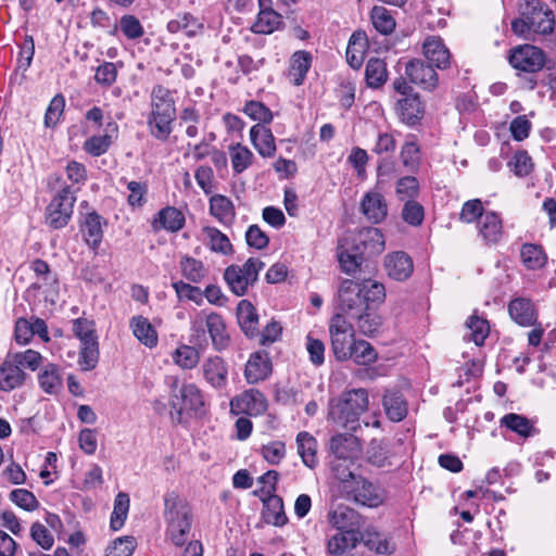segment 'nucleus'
<instances>
[{
    "label": "nucleus",
    "mask_w": 556,
    "mask_h": 556,
    "mask_svg": "<svg viewBox=\"0 0 556 556\" xmlns=\"http://www.w3.org/2000/svg\"><path fill=\"white\" fill-rule=\"evenodd\" d=\"M384 298V286L376 280L367 279L359 282L345 279L338 291L341 311L339 314L351 318L353 315H359V312H364L370 305L382 303Z\"/></svg>",
    "instance_id": "nucleus-1"
},
{
    "label": "nucleus",
    "mask_w": 556,
    "mask_h": 556,
    "mask_svg": "<svg viewBox=\"0 0 556 556\" xmlns=\"http://www.w3.org/2000/svg\"><path fill=\"white\" fill-rule=\"evenodd\" d=\"M554 29V12L541 0H526L520 17L511 22L513 33L525 40H534V35H549Z\"/></svg>",
    "instance_id": "nucleus-2"
},
{
    "label": "nucleus",
    "mask_w": 556,
    "mask_h": 556,
    "mask_svg": "<svg viewBox=\"0 0 556 556\" xmlns=\"http://www.w3.org/2000/svg\"><path fill=\"white\" fill-rule=\"evenodd\" d=\"M368 392L366 389H353L343 392L339 397L329 401V418L339 426L355 431L359 416L368 408Z\"/></svg>",
    "instance_id": "nucleus-3"
},
{
    "label": "nucleus",
    "mask_w": 556,
    "mask_h": 556,
    "mask_svg": "<svg viewBox=\"0 0 556 556\" xmlns=\"http://www.w3.org/2000/svg\"><path fill=\"white\" fill-rule=\"evenodd\" d=\"M164 504L166 535L175 546H182L187 542L192 527L191 508L174 492L165 495Z\"/></svg>",
    "instance_id": "nucleus-4"
},
{
    "label": "nucleus",
    "mask_w": 556,
    "mask_h": 556,
    "mask_svg": "<svg viewBox=\"0 0 556 556\" xmlns=\"http://www.w3.org/2000/svg\"><path fill=\"white\" fill-rule=\"evenodd\" d=\"M151 117L149 119L150 127L156 136L169 135L170 124L175 119L176 110L174 99L170 91L157 85L153 87L151 92Z\"/></svg>",
    "instance_id": "nucleus-5"
},
{
    "label": "nucleus",
    "mask_w": 556,
    "mask_h": 556,
    "mask_svg": "<svg viewBox=\"0 0 556 556\" xmlns=\"http://www.w3.org/2000/svg\"><path fill=\"white\" fill-rule=\"evenodd\" d=\"M265 264L260 258L250 257L243 265H230L225 269L224 279L232 293L244 295L249 288L258 279L260 271Z\"/></svg>",
    "instance_id": "nucleus-6"
},
{
    "label": "nucleus",
    "mask_w": 556,
    "mask_h": 556,
    "mask_svg": "<svg viewBox=\"0 0 556 556\" xmlns=\"http://www.w3.org/2000/svg\"><path fill=\"white\" fill-rule=\"evenodd\" d=\"M329 334L332 353L337 361L350 359L351 346L354 343L355 331L353 325L343 314H336L329 321Z\"/></svg>",
    "instance_id": "nucleus-7"
},
{
    "label": "nucleus",
    "mask_w": 556,
    "mask_h": 556,
    "mask_svg": "<svg viewBox=\"0 0 556 556\" xmlns=\"http://www.w3.org/2000/svg\"><path fill=\"white\" fill-rule=\"evenodd\" d=\"M75 190L66 186L55 194L46 208V223L52 229L64 228L72 218L76 202Z\"/></svg>",
    "instance_id": "nucleus-8"
},
{
    "label": "nucleus",
    "mask_w": 556,
    "mask_h": 556,
    "mask_svg": "<svg viewBox=\"0 0 556 556\" xmlns=\"http://www.w3.org/2000/svg\"><path fill=\"white\" fill-rule=\"evenodd\" d=\"M340 492L346 500L367 507H378L383 502L379 489L358 475L352 480L345 481L343 490Z\"/></svg>",
    "instance_id": "nucleus-9"
},
{
    "label": "nucleus",
    "mask_w": 556,
    "mask_h": 556,
    "mask_svg": "<svg viewBox=\"0 0 556 556\" xmlns=\"http://www.w3.org/2000/svg\"><path fill=\"white\" fill-rule=\"evenodd\" d=\"M355 440L354 437L338 434L330 441V448L336 456L331 463V471L333 477L339 481L340 491L343 490L345 481H350L357 476L352 471L351 466L353 463L345 453V445L355 443Z\"/></svg>",
    "instance_id": "nucleus-10"
},
{
    "label": "nucleus",
    "mask_w": 556,
    "mask_h": 556,
    "mask_svg": "<svg viewBox=\"0 0 556 556\" xmlns=\"http://www.w3.org/2000/svg\"><path fill=\"white\" fill-rule=\"evenodd\" d=\"M170 379V406L179 416L184 412H198L203 407V395L195 384L189 383L178 388L177 377Z\"/></svg>",
    "instance_id": "nucleus-11"
},
{
    "label": "nucleus",
    "mask_w": 556,
    "mask_h": 556,
    "mask_svg": "<svg viewBox=\"0 0 556 556\" xmlns=\"http://www.w3.org/2000/svg\"><path fill=\"white\" fill-rule=\"evenodd\" d=\"M509 64L517 71L536 73L546 64L545 52L533 45H521L510 49Z\"/></svg>",
    "instance_id": "nucleus-12"
},
{
    "label": "nucleus",
    "mask_w": 556,
    "mask_h": 556,
    "mask_svg": "<svg viewBox=\"0 0 556 556\" xmlns=\"http://www.w3.org/2000/svg\"><path fill=\"white\" fill-rule=\"evenodd\" d=\"M267 409V400L256 389H249L230 401V412L235 415L260 416Z\"/></svg>",
    "instance_id": "nucleus-13"
},
{
    "label": "nucleus",
    "mask_w": 556,
    "mask_h": 556,
    "mask_svg": "<svg viewBox=\"0 0 556 556\" xmlns=\"http://www.w3.org/2000/svg\"><path fill=\"white\" fill-rule=\"evenodd\" d=\"M405 75L409 78L410 83L428 91L435 89L439 83L433 65L426 64L421 60L409 61L405 66Z\"/></svg>",
    "instance_id": "nucleus-14"
},
{
    "label": "nucleus",
    "mask_w": 556,
    "mask_h": 556,
    "mask_svg": "<svg viewBox=\"0 0 556 556\" xmlns=\"http://www.w3.org/2000/svg\"><path fill=\"white\" fill-rule=\"evenodd\" d=\"M354 249L361 250L366 257L380 254L384 250L382 232L375 227L361 229L354 238Z\"/></svg>",
    "instance_id": "nucleus-15"
},
{
    "label": "nucleus",
    "mask_w": 556,
    "mask_h": 556,
    "mask_svg": "<svg viewBox=\"0 0 556 556\" xmlns=\"http://www.w3.org/2000/svg\"><path fill=\"white\" fill-rule=\"evenodd\" d=\"M361 212L368 222L380 224L387 218L388 203L379 191L370 190L361 201Z\"/></svg>",
    "instance_id": "nucleus-16"
},
{
    "label": "nucleus",
    "mask_w": 556,
    "mask_h": 556,
    "mask_svg": "<svg viewBox=\"0 0 556 556\" xmlns=\"http://www.w3.org/2000/svg\"><path fill=\"white\" fill-rule=\"evenodd\" d=\"M509 317L521 327L535 326L538 311L531 299L518 296L508 303Z\"/></svg>",
    "instance_id": "nucleus-17"
},
{
    "label": "nucleus",
    "mask_w": 556,
    "mask_h": 556,
    "mask_svg": "<svg viewBox=\"0 0 556 556\" xmlns=\"http://www.w3.org/2000/svg\"><path fill=\"white\" fill-rule=\"evenodd\" d=\"M478 233L485 244H496L501 241L504 229L500 215L495 212L488 211L478 219Z\"/></svg>",
    "instance_id": "nucleus-18"
},
{
    "label": "nucleus",
    "mask_w": 556,
    "mask_h": 556,
    "mask_svg": "<svg viewBox=\"0 0 556 556\" xmlns=\"http://www.w3.org/2000/svg\"><path fill=\"white\" fill-rule=\"evenodd\" d=\"M26 378V372L13 362L12 356L8 353L0 365V390L10 392L21 388L25 383Z\"/></svg>",
    "instance_id": "nucleus-19"
},
{
    "label": "nucleus",
    "mask_w": 556,
    "mask_h": 556,
    "mask_svg": "<svg viewBox=\"0 0 556 556\" xmlns=\"http://www.w3.org/2000/svg\"><path fill=\"white\" fill-rule=\"evenodd\" d=\"M384 267L388 276L397 281L408 279L414 270L413 260L403 251L388 254L384 260Z\"/></svg>",
    "instance_id": "nucleus-20"
},
{
    "label": "nucleus",
    "mask_w": 556,
    "mask_h": 556,
    "mask_svg": "<svg viewBox=\"0 0 556 556\" xmlns=\"http://www.w3.org/2000/svg\"><path fill=\"white\" fill-rule=\"evenodd\" d=\"M271 374V362L265 352H254L250 355L245 369L244 377L250 384L257 383L269 377Z\"/></svg>",
    "instance_id": "nucleus-21"
},
{
    "label": "nucleus",
    "mask_w": 556,
    "mask_h": 556,
    "mask_svg": "<svg viewBox=\"0 0 556 556\" xmlns=\"http://www.w3.org/2000/svg\"><path fill=\"white\" fill-rule=\"evenodd\" d=\"M328 522L338 531L358 530L361 516L353 508L340 504L329 510Z\"/></svg>",
    "instance_id": "nucleus-22"
},
{
    "label": "nucleus",
    "mask_w": 556,
    "mask_h": 556,
    "mask_svg": "<svg viewBox=\"0 0 556 556\" xmlns=\"http://www.w3.org/2000/svg\"><path fill=\"white\" fill-rule=\"evenodd\" d=\"M364 539L359 530L338 531L329 536L326 547L327 553L332 556H342L345 552L353 549Z\"/></svg>",
    "instance_id": "nucleus-23"
},
{
    "label": "nucleus",
    "mask_w": 556,
    "mask_h": 556,
    "mask_svg": "<svg viewBox=\"0 0 556 556\" xmlns=\"http://www.w3.org/2000/svg\"><path fill=\"white\" fill-rule=\"evenodd\" d=\"M202 372L205 381L215 389H222L228 382V368L219 356H211L202 364Z\"/></svg>",
    "instance_id": "nucleus-24"
},
{
    "label": "nucleus",
    "mask_w": 556,
    "mask_h": 556,
    "mask_svg": "<svg viewBox=\"0 0 556 556\" xmlns=\"http://www.w3.org/2000/svg\"><path fill=\"white\" fill-rule=\"evenodd\" d=\"M37 379L39 388L46 394L56 395L63 389V376L58 364L47 363L42 365Z\"/></svg>",
    "instance_id": "nucleus-25"
},
{
    "label": "nucleus",
    "mask_w": 556,
    "mask_h": 556,
    "mask_svg": "<svg viewBox=\"0 0 556 556\" xmlns=\"http://www.w3.org/2000/svg\"><path fill=\"white\" fill-rule=\"evenodd\" d=\"M424 55L439 70H445L451 64V54L439 37H428L424 42Z\"/></svg>",
    "instance_id": "nucleus-26"
},
{
    "label": "nucleus",
    "mask_w": 556,
    "mask_h": 556,
    "mask_svg": "<svg viewBox=\"0 0 556 556\" xmlns=\"http://www.w3.org/2000/svg\"><path fill=\"white\" fill-rule=\"evenodd\" d=\"M237 319L241 330L247 337H258V314L250 301L241 300L238 303Z\"/></svg>",
    "instance_id": "nucleus-27"
},
{
    "label": "nucleus",
    "mask_w": 556,
    "mask_h": 556,
    "mask_svg": "<svg viewBox=\"0 0 556 556\" xmlns=\"http://www.w3.org/2000/svg\"><path fill=\"white\" fill-rule=\"evenodd\" d=\"M185 215L181 211L174 206H166L157 212L153 222L152 228L155 231L167 230L170 232L179 231L185 225Z\"/></svg>",
    "instance_id": "nucleus-28"
},
{
    "label": "nucleus",
    "mask_w": 556,
    "mask_h": 556,
    "mask_svg": "<svg viewBox=\"0 0 556 556\" xmlns=\"http://www.w3.org/2000/svg\"><path fill=\"white\" fill-rule=\"evenodd\" d=\"M205 326L215 350L223 351L227 349L230 337L227 333L224 318L219 314L212 312L206 315Z\"/></svg>",
    "instance_id": "nucleus-29"
},
{
    "label": "nucleus",
    "mask_w": 556,
    "mask_h": 556,
    "mask_svg": "<svg viewBox=\"0 0 556 556\" xmlns=\"http://www.w3.org/2000/svg\"><path fill=\"white\" fill-rule=\"evenodd\" d=\"M129 327L137 340L147 348L151 349L157 345V332L148 318L141 315L134 316L129 320Z\"/></svg>",
    "instance_id": "nucleus-30"
},
{
    "label": "nucleus",
    "mask_w": 556,
    "mask_h": 556,
    "mask_svg": "<svg viewBox=\"0 0 556 556\" xmlns=\"http://www.w3.org/2000/svg\"><path fill=\"white\" fill-rule=\"evenodd\" d=\"M382 405L391 421L399 422L407 416V402L397 390H388L383 395Z\"/></svg>",
    "instance_id": "nucleus-31"
},
{
    "label": "nucleus",
    "mask_w": 556,
    "mask_h": 556,
    "mask_svg": "<svg viewBox=\"0 0 556 556\" xmlns=\"http://www.w3.org/2000/svg\"><path fill=\"white\" fill-rule=\"evenodd\" d=\"M103 225H105V222L97 212L86 215L81 225V232L90 248L97 249L100 245L103 238Z\"/></svg>",
    "instance_id": "nucleus-32"
},
{
    "label": "nucleus",
    "mask_w": 556,
    "mask_h": 556,
    "mask_svg": "<svg viewBox=\"0 0 556 556\" xmlns=\"http://www.w3.org/2000/svg\"><path fill=\"white\" fill-rule=\"evenodd\" d=\"M367 48L366 33L362 30L354 31L346 48V61L352 68L357 70L362 66Z\"/></svg>",
    "instance_id": "nucleus-33"
},
{
    "label": "nucleus",
    "mask_w": 556,
    "mask_h": 556,
    "mask_svg": "<svg viewBox=\"0 0 556 556\" xmlns=\"http://www.w3.org/2000/svg\"><path fill=\"white\" fill-rule=\"evenodd\" d=\"M210 213L225 226L231 225L236 218V211L232 201L223 194H215L211 197Z\"/></svg>",
    "instance_id": "nucleus-34"
},
{
    "label": "nucleus",
    "mask_w": 556,
    "mask_h": 556,
    "mask_svg": "<svg viewBox=\"0 0 556 556\" xmlns=\"http://www.w3.org/2000/svg\"><path fill=\"white\" fill-rule=\"evenodd\" d=\"M296 447L303 464L314 469L318 465L316 439L311 433L301 431L296 435Z\"/></svg>",
    "instance_id": "nucleus-35"
},
{
    "label": "nucleus",
    "mask_w": 556,
    "mask_h": 556,
    "mask_svg": "<svg viewBox=\"0 0 556 556\" xmlns=\"http://www.w3.org/2000/svg\"><path fill=\"white\" fill-rule=\"evenodd\" d=\"M202 29L203 24L190 13L177 14L175 18L167 23V30L169 33H184L188 37L198 35Z\"/></svg>",
    "instance_id": "nucleus-36"
},
{
    "label": "nucleus",
    "mask_w": 556,
    "mask_h": 556,
    "mask_svg": "<svg viewBox=\"0 0 556 556\" xmlns=\"http://www.w3.org/2000/svg\"><path fill=\"white\" fill-rule=\"evenodd\" d=\"M281 24L282 16L279 13L273 9H261L251 29L255 34L268 35L279 29Z\"/></svg>",
    "instance_id": "nucleus-37"
},
{
    "label": "nucleus",
    "mask_w": 556,
    "mask_h": 556,
    "mask_svg": "<svg viewBox=\"0 0 556 556\" xmlns=\"http://www.w3.org/2000/svg\"><path fill=\"white\" fill-rule=\"evenodd\" d=\"M312 58L307 51H296L290 61L289 77L295 86L303 84V80L311 67Z\"/></svg>",
    "instance_id": "nucleus-38"
},
{
    "label": "nucleus",
    "mask_w": 556,
    "mask_h": 556,
    "mask_svg": "<svg viewBox=\"0 0 556 556\" xmlns=\"http://www.w3.org/2000/svg\"><path fill=\"white\" fill-rule=\"evenodd\" d=\"M388 78L387 65L383 60L371 58L365 68V80L368 87L379 88Z\"/></svg>",
    "instance_id": "nucleus-39"
},
{
    "label": "nucleus",
    "mask_w": 556,
    "mask_h": 556,
    "mask_svg": "<svg viewBox=\"0 0 556 556\" xmlns=\"http://www.w3.org/2000/svg\"><path fill=\"white\" fill-rule=\"evenodd\" d=\"M501 425L523 438L532 437L536 432L533 424L527 417L515 413L503 416Z\"/></svg>",
    "instance_id": "nucleus-40"
},
{
    "label": "nucleus",
    "mask_w": 556,
    "mask_h": 556,
    "mask_svg": "<svg viewBox=\"0 0 556 556\" xmlns=\"http://www.w3.org/2000/svg\"><path fill=\"white\" fill-rule=\"evenodd\" d=\"M263 517L267 523L274 526H283L288 518L283 511V504L281 497L271 495L264 501Z\"/></svg>",
    "instance_id": "nucleus-41"
},
{
    "label": "nucleus",
    "mask_w": 556,
    "mask_h": 556,
    "mask_svg": "<svg viewBox=\"0 0 556 556\" xmlns=\"http://www.w3.org/2000/svg\"><path fill=\"white\" fill-rule=\"evenodd\" d=\"M520 257L523 265L532 270L542 268L546 263V255L542 247L538 244H523L520 251Z\"/></svg>",
    "instance_id": "nucleus-42"
},
{
    "label": "nucleus",
    "mask_w": 556,
    "mask_h": 556,
    "mask_svg": "<svg viewBox=\"0 0 556 556\" xmlns=\"http://www.w3.org/2000/svg\"><path fill=\"white\" fill-rule=\"evenodd\" d=\"M370 18L375 29L382 35H389L395 29V20L391 12L384 7H374Z\"/></svg>",
    "instance_id": "nucleus-43"
},
{
    "label": "nucleus",
    "mask_w": 556,
    "mask_h": 556,
    "mask_svg": "<svg viewBox=\"0 0 556 556\" xmlns=\"http://www.w3.org/2000/svg\"><path fill=\"white\" fill-rule=\"evenodd\" d=\"M399 111L403 121L414 124L422 117L424 106L418 97H406L397 102Z\"/></svg>",
    "instance_id": "nucleus-44"
},
{
    "label": "nucleus",
    "mask_w": 556,
    "mask_h": 556,
    "mask_svg": "<svg viewBox=\"0 0 556 556\" xmlns=\"http://www.w3.org/2000/svg\"><path fill=\"white\" fill-rule=\"evenodd\" d=\"M203 233L207 239L210 249L214 252L227 255L232 252V245L229 238L215 227L206 226L203 228Z\"/></svg>",
    "instance_id": "nucleus-45"
},
{
    "label": "nucleus",
    "mask_w": 556,
    "mask_h": 556,
    "mask_svg": "<svg viewBox=\"0 0 556 556\" xmlns=\"http://www.w3.org/2000/svg\"><path fill=\"white\" fill-rule=\"evenodd\" d=\"M350 359H353L358 365H369L375 363L378 354L374 346L365 340H355L351 346Z\"/></svg>",
    "instance_id": "nucleus-46"
},
{
    "label": "nucleus",
    "mask_w": 556,
    "mask_h": 556,
    "mask_svg": "<svg viewBox=\"0 0 556 556\" xmlns=\"http://www.w3.org/2000/svg\"><path fill=\"white\" fill-rule=\"evenodd\" d=\"M351 318L356 319L358 330L365 336L376 333L382 324V318L371 311L370 306L364 312H359V315H353Z\"/></svg>",
    "instance_id": "nucleus-47"
},
{
    "label": "nucleus",
    "mask_w": 556,
    "mask_h": 556,
    "mask_svg": "<svg viewBox=\"0 0 556 556\" xmlns=\"http://www.w3.org/2000/svg\"><path fill=\"white\" fill-rule=\"evenodd\" d=\"M99 362V343L98 340H90L81 343L78 365L81 370H91L96 368Z\"/></svg>",
    "instance_id": "nucleus-48"
},
{
    "label": "nucleus",
    "mask_w": 556,
    "mask_h": 556,
    "mask_svg": "<svg viewBox=\"0 0 556 556\" xmlns=\"http://www.w3.org/2000/svg\"><path fill=\"white\" fill-rule=\"evenodd\" d=\"M30 268L37 277V281L30 288L40 289L56 283V277L51 273L50 266L46 261L36 258L30 263Z\"/></svg>",
    "instance_id": "nucleus-49"
},
{
    "label": "nucleus",
    "mask_w": 556,
    "mask_h": 556,
    "mask_svg": "<svg viewBox=\"0 0 556 556\" xmlns=\"http://www.w3.org/2000/svg\"><path fill=\"white\" fill-rule=\"evenodd\" d=\"M419 181L414 176H404L395 184V194L400 201L415 200L419 194Z\"/></svg>",
    "instance_id": "nucleus-50"
},
{
    "label": "nucleus",
    "mask_w": 556,
    "mask_h": 556,
    "mask_svg": "<svg viewBox=\"0 0 556 556\" xmlns=\"http://www.w3.org/2000/svg\"><path fill=\"white\" fill-rule=\"evenodd\" d=\"M20 368L36 371L42 365L43 357L38 351L27 349L22 352H9Z\"/></svg>",
    "instance_id": "nucleus-51"
},
{
    "label": "nucleus",
    "mask_w": 556,
    "mask_h": 556,
    "mask_svg": "<svg viewBox=\"0 0 556 556\" xmlns=\"http://www.w3.org/2000/svg\"><path fill=\"white\" fill-rule=\"evenodd\" d=\"M129 510V496L126 493L119 492L114 501V508L111 515V528L114 531L119 530L127 518Z\"/></svg>",
    "instance_id": "nucleus-52"
},
{
    "label": "nucleus",
    "mask_w": 556,
    "mask_h": 556,
    "mask_svg": "<svg viewBox=\"0 0 556 556\" xmlns=\"http://www.w3.org/2000/svg\"><path fill=\"white\" fill-rule=\"evenodd\" d=\"M180 268L182 276L194 283L201 282L206 275V268L203 263L193 257H182Z\"/></svg>",
    "instance_id": "nucleus-53"
},
{
    "label": "nucleus",
    "mask_w": 556,
    "mask_h": 556,
    "mask_svg": "<svg viewBox=\"0 0 556 556\" xmlns=\"http://www.w3.org/2000/svg\"><path fill=\"white\" fill-rule=\"evenodd\" d=\"M365 257L361 250L354 249V245L351 249L340 251L338 255L340 266L346 274H354Z\"/></svg>",
    "instance_id": "nucleus-54"
},
{
    "label": "nucleus",
    "mask_w": 556,
    "mask_h": 556,
    "mask_svg": "<svg viewBox=\"0 0 556 556\" xmlns=\"http://www.w3.org/2000/svg\"><path fill=\"white\" fill-rule=\"evenodd\" d=\"M466 326L470 331V340L473 341L476 345H482L490 332L488 320L472 315L468 318Z\"/></svg>",
    "instance_id": "nucleus-55"
},
{
    "label": "nucleus",
    "mask_w": 556,
    "mask_h": 556,
    "mask_svg": "<svg viewBox=\"0 0 556 556\" xmlns=\"http://www.w3.org/2000/svg\"><path fill=\"white\" fill-rule=\"evenodd\" d=\"M173 361L184 369H192L198 365L200 355L194 348L181 345L174 351Z\"/></svg>",
    "instance_id": "nucleus-56"
},
{
    "label": "nucleus",
    "mask_w": 556,
    "mask_h": 556,
    "mask_svg": "<svg viewBox=\"0 0 556 556\" xmlns=\"http://www.w3.org/2000/svg\"><path fill=\"white\" fill-rule=\"evenodd\" d=\"M230 156L235 172L242 173L250 166L253 154L248 148L238 142L230 148Z\"/></svg>",
    "instance_id": "nucleus-57"
},
{
    "label": "nucleus",
    "mask_w": 556,
    "mask_h": 556,
    "mask_svg": "<svg viewBox=\"0 0 556 556\" xmlns=\"http://www.w3.org/2000/svg\"><path fill=\"white\" fill-rule=\"evenodd\" d=\"M401 215L405 223L416 227L422 224L425 210L424 206L415 200L405 201Z\"/></svg>",
    "instance_id": "nucleus-58"
},
{
    "label": "nucleus",
    "mask_w": 556,
    "mask_h": 556,
    "mask_svg": "<svg viewBox=\"0 0 556 556\" xmlns=\"http://www.w3.org/2000/svg\"><path fill=\"white\" fill-rule=\"evenodd\" d=\"M362 541H364L365 544L377 554L390 555L395 551L394 545L378 532H367Z\"/></svg>",
    "instance_id": "nucleus-59"
},
{
    "label": "nucleus",
    "mask_w": 556,
    "mask_h": 556,
    "mask_svg": "<svg viewBox=\"0 0 556 556\" xmlns=\"http://www.w3.org/2000/svg\"><path fill=\"white\" fill-rule=\"evenodd\" d=\"M118 26L123 35L130 40L142 37L144 33L140 21L135 15H123L119 20Z\"/></svg>",
    "instance_id": "nucleus-60"
},
{
    "label": "nucleus",
    "mask_w": 556,
    "mask_h": 556,
    "mask_svg": "<svg viewBox=\"0 0 556 556\" xmlns=\"http://www.w3.org/2000/svg\"><path fill=\"white\" fill-rule=\"evenodd\" d=\"M65 108V99L62 94H55L50 101L46 114H45V125L47 127H53L58 124L61 116L63 115Z\"/></svg>",
    "instance_id": "nucleus-61"
},
{
    "label": "nucleus",
    "mask_w": 556,
    "mask_h": 556,
    "mask_svg": "<svg viewBox=\"0 0 556 556\" xmlns=\"http://www.w3.org/2000/svg\"><path fill=\"white\" fill-rule=\"evenodd\" d=\"M10 500L18 507L33 511L38 508L39 502L36 496L26 489H15L10 493Z\"/></svg>",
    "instance_id": "nucleus-62"
},
{
    "label": "nucleus",
    "mask_w": 556,
    "mask_h": 556,
    "mask_svg": "<svg viewBox=\"0 0 556 556\" xmlns=\"http://www.w3.org/2000/svg\"><path fill=\"white\" fill-rule=\"evenodd\" d=\"M508 166L515 175L525 177L532 172L533 163L526 151H517L513 160L508 162Z\"/></svg>",
    "instance_id": "nucleus-63"
},
{
    "label": "nucleus",
    "mask_w": 556,
    "mask_h": 556,
    "mask_svg": "<svg viewBox=\"0 0 556 556\" xmlns=\"http://www.w3.org/2000/svg\"><path fill=\"white\" fill-rule=\"evenodd\" d=\"M117 78L116 65L112 62H103L100 64L94 74V80L102 87L112 86Z\"/></svg>",
    "instance_id": "nucleus-64"
}]
</instances>
